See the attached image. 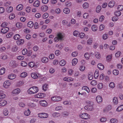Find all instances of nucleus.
<instances>
[{
  "label": "nucleus",
  "instance_id": "nucleus-1",
  "mask_svg": "<svg viewBox=\"0 0 123 123\" xmlns=\"http://www.w3.org/2000/svg\"><path fill=\"white\" fill-rule=\"evenodd\" d=\"M38 91V89L37 87L33 86L30 88L28 90V92L29 94H32L36 93Z\"/></svg>",
  "mask_w": 123,
  "mask_h": 123
},
{
  "label": "nucleus",
  "instance_id": "nucleus-2",
  "mask_svg": "<svg viewBox=\"0 0 123 123\" xmlns=\"http://www.w3.org/2000/svg\"><path fill=\"white\" fill-rule=\"evenodd\" d=\"M57 36L59 39L61 41L63 40V38L65 37V34L63 33L59 32L57 34Z\"/></svg>",
  "mask_w": 123,
  "mask_h": 123
},
{
  "label": "nucleus",
  "instance_id": "nucleus-3",
  "mask_svg": "<svg viewBox=\"0 0 123 123\" xmlns=\"http://www.w3.org/2000/svg\"><path fill=\"white\" fill-rule=\"evenodd\" d=\"M80 117L83 119H86L89 118V115L85 113H82L80 115Z\"/></svg>",
  "mask_w": 123,
  "mask_h": 123
},
{
  "label": "nucleus",
  "instance_id": "nucleus-4",
  "mask_svg": "<svg viewBox=\"0 0 123 123\" xmlns=\"http://www.w3.org/2000/svg\"><path fill=\"white\" fill-rule=\"evenodd\" d=\"M86 103L87 104V105L84 108H89V107H93L94 106L93 103V102L89 101H86Z\"/></svg>",
  "mask_w": 123,
  "mask_h": 123
},
{
  "label": "nucleus",
  "instance_id": "nucleus-5",
  "mask_svg": "<svg viewBox=\"0 0 123 123\" xmlns=\"http://www.w3.org/2000/svg\"><path fill=\"white\" fill-rule=\"evenodd\" d=\"M38 116L41 118H46L48 117V115L45 113H40L38 114Z\"/></svg>",
  "mask_w": 123,
  "mask_h": 123
},
{
  "label": "nucleus",
  "instance_id": "nucleus-6",
  "mask_svg": "<svg viewBox=\"0 0 123 123\" xmlns=\"http://www.w3.org/2000/svg\"><path fill=\"white\" fill-rule=\"evenodd\" d=\"M62 98L60 97L54 96L51 98V100L54 101H58L62 100Z\"/></svg>",
  "mask_w": 123,
  "mask_h": 123
},
{
  "label": "nucleus",
  "instance_id": "nucleus-7",
  "mask_svg": "<svg viewBox=\"0 0 123 123\" xmlns=\"http://www.w3.org/2000/svg\"><path fill=\"white\" fill-rule=\"evenodd\" d=\"M9 30V28L8 27H5L2 28L1 30V32L4 34L6 33Z\"/></svg>",
  "mask_w": 123,
  "mask_h": 123
},
{
  "label": "nucleus",
  "instance_id": "nucleus-8",
  "mask_svg": "<svg viewBox=\"0 0 123 123\" xmlns=\"http://www.w3.org/2000/svg\"><path fill=\"white\" fill-rule=\"evenodd\" d=\"M45 94L42 93H39L35 96V97L38 98H42L45 97Z\"/></svg>",
  "mask_w": 123,
  "mask_h": 123
},
{
  "label": "nucleus",
  "instance_id": "nucleus-9",
  "mask_svg": "<svg viewBox=\"0 0 123 123\" xmlns=\"http://www.w3.org/2000/svg\"><path fill=\"white\" fill-rule=\"evenodd\" d=\"M96 99L97 102L98 103L101 102L102 101V98L100 96H97L96 98Z\"/></svg>",
  "mask_w": 123,
  "mask_h": 123
},
{
  "label": "nucleus",
  "instance_id": "nucleus-10",
  "mask_svg": "<svg viewBox=\"0 0 123 123\" xmlns=\"http://www.w3.org/2000/svg\"><path fill=\"white\" fill-rule=\"evenodd\" d=\"M11 84L10 82L9 81H6L4 82L3 84V86L6 88H7Z\"/></svg>",
  "mask_w": 123,
  "mask_h": 123
},
{
  "label": "nucleus",
  "instance_id": "nucleus-11",
  "mask_svg": "<svg viewBox=\"0 0 123 123\" xmlns=\"http://www.w3.org/2000/svg\"><path fill=\"white\" fill-rule=\"evenodd\" d=\"M24 42V40L23 39L18 40L17 41V43L18 45H20L23 44Z\"/></svg>",
  "mask_w": 123,
  "mask_h": 123
},
{
  "label": "nucleus",
  "instance_id": "nucleus-12",
  "mask_svg": "<svg viewBox=\"0 0 123 123\" xmlns=\"http://www.w3.org/2000/svg\"><path fill=\"white\" fill-rule=\"evenodd\" d=\"M41 105L44 107L47 106V103L45 100H42L40 102Z\"/></svg>",
  "mask_w": 123,
  "mask_h": 123
},
{
  "label": "nucleus",
  "instance_id": "nucleus-13",
  "mask_svg": "<svg viewBox=\"0 0 123 123\" xmlns=\"http://www.w3.org/2000/svg\"><path fill=\"white\" fill-rule=\"evenodd\" d=\"M7 102L4 100H2L0 101V106H3L7 104Z\"/></svg>",
  "mask_w": 123,
  "mask_h": 123
},
{
  "label": "nucleus",
  "instance_id": "nucleus-14",
  "mask_svg": "<svg viewBox=\"0 0 123 123\" xmlns=\"http://www.w3.org/2000/svg\"><path fill=\"white\" fill-rule=\"evenodd\" d=\"M41 8L43 11H45L48 10V7L45 5H43L42 6Z\"/></svg>",
  "mask_w": 123,
  "mask_h": 123
},
{
  "label": "nucleus",
  "instance_id": "nucleus-15",
  "mask_svg": "<svg viewBox=\"0 0 123 123\" xmlns=\"http://www.w3.org/2000/svg\"><path fill=\"white\" fill-rule=\"evenodd\" d=\"M16 77V75L15 74H10L8 75V78L11 80H12L14 79Z\"/></svg>",
  "mask_w": 123,
  "mask_h": 123
},
{
  "label": "nucleus",
  "instance_id": "nucleus-16",
  "mask_svg": "<svg viewBox=\"0 0 123 123\" xmlns=\"http://www.w3.org/2000/svg\"><path fill=\"white\" fill-rule=\"evenodd\" d=\"M88 77L89 80H92L93 77V74L91 73H89L88 74Z\"/></svg>",
  "mask_w": 123,
  "mask_h": 123
},
{
  "label": "nucleus",
  "instance_id": "nucleus-17",
  "mask_svg": "<svg viewBox=\"0 0 123 123\" xmlns=\"http://www.w3.org/2000/svg\"><path fill=\"white\" fill-rule=\"evenodd\" d=\"M82 90H84L86 91L88 93H89L90 92V90L89 88L86 86H84L82 88Z\"/></svg>",
  "mask_w": 123,
  "mask_h": 123
},
{
  "label": "nucleus",
  "instance_id": "nucleus-18",
  "mask_svg": "<svg viewBox=\"0 0 123 123\" xmlns=\"http://www.w3.org/2000/svg\"><path fill=\"white\" fill-rule=\"evenodd\" d=\"M34 24L33 22L32 21L29 22L27 23V26L28 27L31 28H32L34 26Z\"/></svg>",
  "mask_w": 123,
  "mask_h": 123
},
{
  "label": "nucleus",
  "instance_id": "nucleus-19",
  "mask_svg": "<svg viewBox=\"0 0 123 123\" xmlns=\"http://www.w3.org/2000/svg\"><path fill=\"white\" fill-rule=\"evenodd\" d=\"M98 67L100 70H102L104 68V65L101 63H99L98 65Z\"/></svg>",
  "mask_w": 123,
  "mask_h": 123
},
{
  "label": "nucleus",
  "instance_id": "nucleus-20",
  "mask_svg": "<svg viewBox=\"0 0 123 123\" xmlns=\"http://www.w3.org/2000/svg\"><path fill=\"white\" fill-rule=\"evenodd\" d=\"M63 12L65 13L68 14L70 12V10L68 8H65L64 9Z\"/></svg>",
  "mask_w": 123,
  "mask_h": 123
},
{
  "label": "nucleus",
  "instance_id": "nucleus-21",
  "mask_svg": "<svg viewBox=\"0 0 123 123\" xmlns=\"http://www.w3.org/2000/svg\"><path fill=\"white\" fill-rule=\"evenodd\" d=\"M42 61L44 63H46L48 61V59L47 57H43L42 59Z\"/></svg>",
  "mask_w": 123,
  "mask_h": 123
},
{
  "label": "nucleus",
  "instance_id": "nucleus-22",
  "mask_svg": "<svg viewBox=\"0 0 123 123\" xmlns=\"http://www.w3.org/2000/svg\"><path fill=\"white\" fill-rule=\"evenodd\" d=\"M23 7V6L22 4H19L17 6L16 9L17 10H20L22 9Z\"/></svg>",
  "mask_w": 123,
  "mask_h": 123
},
{
  "label": "nucleus",
  "instance_id": "nucleus-23",
  "mask_svg": "<svg viewBox=\"0 0 123 123\" xmlns=\"http://www.w3.org/2000/svg\"><path fill=\"white\" fill-rule=\"evenodd\" d=\"M78 62V60L76 58L74 59L72 61V65L74 66Z\"/></svg>",
  "mask_w": 123,
  "mask_h": 123
},
{
  "label": "nucleus",
  "instance_id": "nucleus-24",
  "mask_svg": "<svg viewBox=\"0 0 123 123\" xmlns=\"http://www.w3.org/2000/svg\"><path fill=\"white\" fill-rule=\"evenodd\" d=\"M9 66H14L16 65L15 61L14 60L11 61L9 64Z\"/></svg>",
  "mask_w": 123,
  "mask_h": 123
},
{
  "label": "nucleus",
  "instance_id": "nucleus-25",
  "mask_svg": "<svg viewBox=\"0 0 123 123\" xmlns=\"http://www.w3.org/2000/svg\"><path fill=\"white\" fill-rule=\"evenodd\" d=\"M40 4V2L38 1H36L33 4V6L36 7H38Z\"/></svg>",
  "mask_w": 123,
  "mask_h": 123
},
{
  "label": "nucleus",
  "instance_id": "nucleus-26",
  "mask_svg": "<svg viewBox=\"0 0 123 123\" xmlns=\"http://www.w3.org/2000/svg\"><path fill=\"white\" fill-rule=\"evenodd\" d=\"M31 112L29 109H28L27 110L25 111L24 112L25 115L26 116H28L30 114Z\"/></svg>",
  "mask_w": 123,
  "mask_h": 123
},
{
  "label": "nucleus",
  "instance_id": "nucleus-27",
  "mask_svg": "<svg viewBox=\"0 0 123 123\" xmlns=\"http://www.w3.org/2000/svg\"><path fill=\"white\" fill-rule=\"evenodd\" d=\"M20 92V89L17 88L14 89L12 91L13 93L14 94H18Z\"/></svg>",
  "mask_w": 123,
  "mask_h": 123
},
{
  "label": "nucleus",
  "instance_id": "nucleus-28",
  "mask_svg": "<svg viewBox=\"0 0 123 123\" xmlns=\"http://www.w3.org/2000/svg\"><path fill=\"white\" fill-rule=\"evenodd\" d=\"M31 76L34 79H37L38 77L37 74L34 73H31Z\"/></svg>",
  "mask_w": 123,
  "mask_h": 123
},
{
  "label": "nucleus",
  "instance_id": "nucleus-29",
  "mask_svg": "<svg viewBox=\"0 0 123 123\" xmlns=\"http://www.w3.org/2000/svg\"><path fill=\"white\" fill-rule=\"evenodd\" d=\"M92 42V38H90L87 41V44L91 45V44Z\"/></svg>",
  "mask_w": 123,
  "mask_h": 123
},
{
  "label": "nucleus",
  "instance_id": "nucleus-30",
  "mask_svg": "<svg viewBox=\"0 0 123 123\" xmlns=\"http://www.w3.org/2000/svg\"><path fill=\"white\" fill-rule=\"evenodd\" d=\"M13 9V8L12 7H8L6 9L7 11L9 13L11 12L12 11Z\"/></svg>",
  "mask_w": 123,
  "mask_h": 123
},
{
  "label": "nucleus",
  "instance_id": "nucleus-31",
  "mask_svg": "<svg viewBox=\"0 0 123 123\" xmlns=\"http://www.w3.org/2000/svg\"><path fill=\"white\" fill-rule=\"evenodd\" d=\"M28 65L30 67L32 68L35 66V63L34 62H31L29 63Z\"/></svg>",
  "mask_w": 123,
  "mask_h": 123
},
{
  "label": "nucleus",
  "instance_id": "nucleus-32",
  "mask_svg": "<svg viewBox=\"0 0 123 123\" xmlns=\"http://www.w3.org/2000/svg\"><path fill=\"white\" fill-rule=\"evenodd\" d=\"M83 6L84 9H87L88 7L89 4L87 2H85L83 5Z\"/></svg>",
  "mask_w": 123,
  "mask_h": 123
},
{
  "label": "nucleus",
  "instance_id": "nucleus-33",
  "mask_svg": "<svg viewBox=\"0 0 123 123\" xmlns=\"http://www.w3.org/2000/svg\"><path fill=\"white\" fill-rule=\"evenodd\" d=\"M111 123H117L118 122V120L116 118H112L110 121Z\"/></svg>",
  "mask_w": 123,
  "mask_h": 123
},
{
  "label": "nucleus",
  "instance_id": "nucleus-34",
  "mask_svg": "<svg viewBox=\"0 0 123 123\" xmlns=\"http://www.w3.org/2000/svg\"><path fill=\"white\" fill-rule=\"evenodd\" d=\"M53 116L55 118H57L60 116V114L57 113H54L52 114Z\"/></svg>",
  "mask_w": 123,
  "mask_h": 123
},
{
  "label": "nucleus",
  "instance_id": "nucleus-35",
  "mask_svg": "<svg viewBox=\"0 0 123 123\" xmlns=\"http://www.w3.org/2000/svg\"><path fill=\"white\" fill-rule=\"evenodd\" d=\"M6 96V95L1 91H0V99L4 98Z\"/></svg>",
  "mask_w": 123,
  "mask_h": 123
},
{
  "label": "nucleus",
  "instance_id": "nucleus-36",
  "mask_svg": "<svg viewBox=\"0 0 123 123\" xmlns=\"http://www.w3.org/2000/svg\"><path fill=\"white\" fill-rule=\"evenodd\" d=\"M60 64L61 66H63L66 64V62L65 60H62L60 61Z\"/></svg>",
  "mask_w": 123,
  "mask_h": 123
},
{
  "label": "nucleus",
  "instance_id": "nucleus-37",
  "mask_svg": "<svg viewBox=\"0 0 123 123\" xmlns=\"http://www.w3.org/2000/svg\"><path fill=\"white\" fill-rule=\"evenodd\" d=\"M95 55L96 57L98 59H100L101 57L100 54L99 52H96L95 53Z\"/></svg>",
  "mask_w": 123,
  "mask_h": 123
},
{
  "label": "nucleus",
  "instance_id": "nucleus-38",
  "mask_svg": "<svg viewBox=\"0 0 123 123\" xmlns=\"http://www.w3.org/2000/svg\"><path fill=\"white\" fill-rule=\"evenodd\" d=\"M121 12L119 11H116L115 12V15L117 16H120L121 15Z\"/></svg>",
  "mask_w": 123,
  "mask_h": 123
},
{
  "label": "nucleus",
  "instance_id": "nucleus-39",
  "mask_svg": "<svg viewBox=\"0 0 123 123\" xmlns=\"http://www.w3.org/2000/svg\"><path fill=\"white\" fill-rule=\"evenodd\" d=\"M5 69L4 68H2L0 69V74L2 75L4 74L5 72Z\"/></svg>",
  "mask_w": 123,
  "mask_h": 123
},
{
  "label": "nucleus",
  "instance_id": "nucleus-40",
  "mask_svg": "<svg viewBox=\"0 0 123 123\" xmlns=\"http://www.w3.org/2000/svg\"><path fill=\"white\" fill-rule=\"evenodd\" d=\"M113 102L115 104H116L118 103V100L117 98L114 97L113 98Z\"/></svg>",
  "mask_w": 123,
  "mask_h": 123
},
{
  "label": "nucleus",
  "instance_id": "nucleus-41",
  "mask_svg": "<svg viewBox=\"0 0 123 123\" xmlns=\"http://www.w3.org/2000/svg\"><path fill=\"white\" fill-rule=\"evenodd\" d=\"M79 33L78 31H74L73 33V35L77 37L79 36Z\"/></svg>",
  "mask_w": 123,
  "mask_h": 123
},
{
  "label": "nucleus",
  "instance_id": "nucleus-42",
  "mask_svg": "<svg viewBox=\"0 0 123 123\" xmlns=\"http://www.w3.org/2000/svg\"><path fill=\"white\" fill-rule=\"evenodd\" d=\"M109 86L111 88H113L115 87V84L114 82H111L110 83Z\"/></svg>",
  "mask_w": 123,
  "mask_h": 123
},
{
  "label": "nucleus",
  "instance_id": "nucleus-43",
  "mask_svg": "<svg viewBox=\"0 0 123 123\" xmlns=\"http://www.w3.org/2000/svg\"><path fill=\"white\" fill-rule=\"evenodd\" d=\"M113 73L115 75H117L119 73V71L117 69H115L113 71Z\"/></svg>",
  "mask_w": 123,
  "mask_h": 123
},
{
  "label": "nucleus",
  "instance_id": "nucleus-44",
  "mask_svg": "<svg viewBox=\"0 0 123 123\" xmlns=\"http://www.w3.org/2000/svg\"><path fill=\"white\" fill-rule=\"evenodd\" d=\"M3 113L4 115L5 116H7L8 115V111L6 108L4 109L3 111Z\"/></svg>",
  "mask_w": 123,
  "mask_h": 123
},
{
  "label": "nucleus",
  "instance_id": "nucleus-45",
  "mask_svg": "<svg viewBox=\"0 0 123 123\" xmlns=\"http://www.w3.org/2000/svg\"><path fill=\"white\" fill-rule=\"evenodd\" d=\"M47 85L46 84H45L43 85V86L42 89L43 90L45 91L47 90Z\"/></svg>",
  "mask_w": 123,
  "mask_h": 123
},
{
  "label": "nucleus",
  "instance_id": "nucleus-46",
  "mask_svg": "<svg viewBox=\"0 0 123 123\" xmlns=\"http://www.w3.org/2000/svg\"><path fill=\"white\" fill-rule=\"evenodd\" d=\"M63 80L66 81H72L73 80V79H70L69 78H68L67 77L64 78L63 79Z\"/></svg>",
  "mask_w": 123,
  "mask_h": 123
},
{
  "label": "nucleus",
  "instance_id": "nucleus-47",
  "mask_svg": "<svg viewBox=\"0 0 123 123\" xmlns=\"http://www.w3.org/2000/svg\"><path fill=\"white\" fill-rule=\"evenodd\" d=\"M20 37V36L18 34H17L15 35L14 37V38L15 40H17Z\"/></svg>",
  "mask_w": 123,
  "mask_h": 123
},
{
  "label": "nucleus",
  "instance_id": "nucleus-48",
  "mask_svg": "<svg viewBox=\"0 0 123 123\" xmlns=\"http://www.w3.org/2000/svg\"><path fill=\"white\" fill-rule=\"evenodd\" d=\"M27 75V73L26 72H23L20 74V77H25Z\"/></svg>",
  "mask_w": 123,
  "mask_h": 123
},
{
  "label": "nucleus",
  "instance_id": "nucleus-49",
  "mask_svg": "<svg viewBox=\"0 0 123 123\" xmlns=\"http://www.w3.org/2000/svg\"><path fill=\"white\" fill-rule=\"evenodd\" d=\"M92 31L94 32H95L97 30L96 25H93L92 26Z\"/></svg>",
  "mask_w": 123,
  "mask_h": 123
},
{
  "label": "nucleus",
  "instance_id": "nucleus-50",
  "mask_svg": "<svg viewBox=\"0 0 123 123\" xmlns=\"http://www.w3.org/2000/svg\"><path fill=\"white\" fill-rule=\"evenodd\" d=\"M15 17V15L13 14H11L9 16V18L10 19H14Z\"/></svg>",
  "mask_w": 123,
  "mask_h": 123
},
{
  "label": "nucleus",
  "instance_id": "nucleus-51",
  "mask_svg": "<svg viewBox=\"0 0 123 123\" xmlns=\"http://www.w3.org/2000/svg\"><path fill=\"white\" fill-rule=\"evenodd\" d=\"M21 65L22 66L25 67L27 65V64L26 62L24 61H22L21 62Z\"/></svg>",
  "mask_w": 123,
  "mask_h": 123
},
{
  "label": "nucleus",
  "instance_id": "nucleus-52",
  "mask_svg": "<svg viewBox=\"0 0 123 123\" xmlns=\"http://www.w3.org/2000/svg\"><path fill=\"white\" fill-rule=\"evenodd\" d=\"M65 4L67 6L69 7L71 6L72 3L71 2L68 1L66 2Z\"/></svg>",
  "mask_w": 123,
  "mask_h": 123
},
{
  "label": "nucleus",
  "instance_id": "nucleus-53",
  "mask_svg": "<svg viewBox=\"0 0 123 123\" xmlns=\"http://www.w3.org/2000/svg\"><path fill=\"white\" fill-rule=\"evenodd\" d=\"M84 56L86 59H88L90 57V55L88 53H86L84 55Z\"/></svg>",
  "mask_w": 123,
  "mask_h": 123
},
{
  "label": "nucleus",
  "instance_id": "nucleus-54",
  "mask_svg": "<svg viewBox=\"0 0 123 123\" xmlns=\"http://www.w3.org/2000/svg\"><path fill=\"white\" fill-rule=\"evenodd\" d=\"M28 52L27 50L25 49H24L22 51V53L23 55H24L26 54Z\"/></svg>",
  "mask_w": 123,
  "mask_h": 123
},
{
  "label": "nucleus",
  "instance_id": "nucleus-55",
  "mask_svg": "<svg viewBox=\"0 0 123 123\" xmlns=\"http://www.w3.org/2000/svg\"><path fill=\"white\" fill-rule=\"evenodd\" d=\"M103 84L102 83H100L98 85V87L99 89H101L103 87Z\"/></svg>",
  "mask_w": 123,
  "mask_h": 123
},
{
  "label": "nucleus",
  "instance_id": "nucleus-56",
  "mask_svg": "<svg viewBox=\"0 0 123 123\" xmlns=\"http://www.w3.org/2000/svg\"><path fill=\"white\" fill-rule=\"evenodd\" d=\"M79 36L80 38H83L85 36V34L81 32L80 33H79Z\"/></svg>",
  "mask_w": 123,
  "mask_h": 123
},
{
  "label": "nucleus",
  "instance_id": "nucleus-57",
  "mask_svg": "<svg viewBox=\"0 0 123 123\" xmlns=\"http://www.w3.org/2000/svg\"><path fill=\"white\" fill-rule=\"evenodd\" d=\"M117 9L119 11H122L123 9V6L122 5L118 6Z\"/></svg>",
  "mask_w": 123,
  "mask_h": 123
},
{
  "label": "nucleus",
  "instance_id": "nucleus-58",
  "mask_svg": "<svg viewBox=\"0 0 123 123\" xmlns=\"http://www.w3.org/2000/svg\"><path fill=\"white\" fill-rule=\"evenodd\" d=\"M101 8V7L100 6H98L97 7L96 12H99L100 11Z\"/></svg>",
  "mask_w": 123,
  "mask_h": 123
},
{
  "label": "nucleus",
  "instance_id": "nucleus-59",
  "mask_svg": "<svg viewBox=\"0 0 123 123\" xmlns=\"http://www.w3.org/2000/svg\"><path fill=\"white\" fill-rule=\"evenodd\" d=\"M108 37V35L106 34H103L102 36L103 39L104 40H106L107 38Z\"/></svg>",
  "mask_w": 123,
  "mask_h": 123
},
{
  "label": "nucleus",
  "instance_id": "nucleus-60",
  "mask_svg": "<svg viewBox=\"0 0 123 123\" xmlns=\"http://www.w3.org/2000/svg\"><path fill=\"white\" fill-rule=\"evenodd\" d=\"M113 2H114L113 1H110L108 4L109 6L111 7H113L114 5Z\"/></svg>",
  "mask_w": 123,
  "mask_h": 123
},
{
  "label": "nucleus",
  "instance_id": "nucleus-61",
  "mask_svg": "<svg viewBox=\"0 0 123 123\" xmlns=\"http://www.w3.org/2000/svg\"><path fill=\"white\" fill-rule=\"evenodd\" d=\"M16 27L18 28H20L22 27V25L21 23H17L16 24Z\"/></svg>",
  "mask_w": 123,
  "mask_h": 123
},
{
  "label": "nucleus",
  "instance_id": "nucleus-62",
  "mask_svg": "<svg viewBox=\"0 0 123 123\" xmlns=\"http://www.w3.org/2000/svg\"><path fill=\"white\" fill-rule=\"evenodd\" d=\"M8 25V23L6 22L3 23L1 25V27L3 28L5 27Z\"/></svg>",
  "mask_w": 123,
  "mask_h": 123
},
{
  "label": "nucleus",
  "instance_id": "nucleus-63",
  "mask_svg": "<svg viewBox=\"0 0 123 123\" xmlns=\"http://www.w3.org/2000/svg\"><path fill=\"white\" fill-rule=\"evenodd\" d=\"M91 84L92 85L95 86L97 84V82L95 80H93L91 82Z\"/></svg>",
  "mask_w": 123,
  "mask_h": 123
},
{
  "label": "nucleus",
  "instance_id": "nucleus-64",
  "mask_svg": "<svg viewBox=\"0 0 123 123\" xmlns=\"http://www.w3.org/2000/svg\"><path fill=\"white\" fill-rule=\"evenodd\" d=\"M121 54V53L120 51H118L115 54L116 56L117 57H118L120 56Z\"/></svg>",
  "mask_w": 123,
  "mask_h": 123
}]
</instances>
